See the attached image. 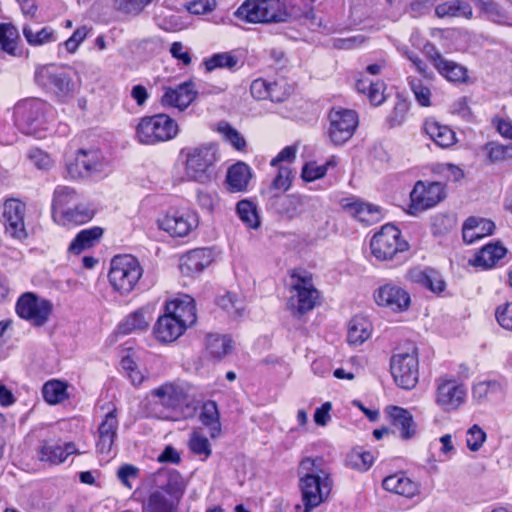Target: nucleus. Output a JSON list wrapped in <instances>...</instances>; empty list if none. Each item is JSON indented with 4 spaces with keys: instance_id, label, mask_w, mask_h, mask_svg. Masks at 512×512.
Here are the masks:
<instances>
[{
    "instance_id": "f257e3e1",
    "label": "nucleus",
    "mask_w": 512,
    "mask_h": 512,
    "mask_svg": "<svg viewBox=\"0 0 512 512\" xmlns=\"http://www.w3.org/2000/svg\"><path fill=\"white\" fill-rule=\"evenodd\" d=\"M299 487L304 503V511L310 512L325 501L333 486L330 471L322 458H305L299 465Z\"/></svg>"
},
{
    "instance_id": "f03ea898",
    "label": "nucleus",
    "mask_w": 512,
    "mask_h": 512,
    "mask_svg": "<svg viewBox=\"0 0 512 512\" xmlns=\"http://www.w3.org/2000/svg\"><path fill=\"white\" fill-rule=\"evenodd\" d=\"M235 16L249 23H279L296 20L302 16L314 18L313 9L301 12L295 6L288 10L280 0H246L235 12Z\"/></svg>"
},
{
    "instance_id": "7ed1b4c3",
    "label": "nucleus",
    "mask_w": 512,
    "mask_h": 512,
    "mask_svg": "<svg viewBox=\"0 0 512 512\" xmlns=\"http://www.w3.org/2000/svg\"><path fill=\"white\" fill-rule=\"evenodd\" d=\"M154 482L157 489L150 493L143 512H176L184 493L180 474L174 470H159Z\"/></svg>"
},
{
    "instance_id": "20e7f679",
    "label": "nucleus",
    "mask_w": 512,
    "mask_h": 512,
    "mask_svg": "<svg viewBox=\"0 0 512 512\" xmlns=\"http://www.w3.org/2000/svg\"><path fill=\"white\" fill-rule=\"evenodd\" d=\"M179 128L170 116L159 113L145 116L136 126V138L141 144L155 145L175 138Z\"/></svg>"
},
{
    "instance_id": "39448f33",
    "label": "nucleus",
    "mask_w": 512,
    "mask_h": 512,
    "mask_svg": "<svg viewBox=\"0 0 512 512\" xmlns=\"http://www.w3.org/2000/svg\"><path fill=\"white\" fill-rule=\"evenodd\" d=\"M34 81L59 99L72 97L75 92V84L70 73L55 64L38 65L35 68Z\"/></svg>"
},
{
    "instance_id": "423d86ee",
    "label": "nucleus",
    "mask_w": 512,
    "mask_h": 512,
    "mask_svg": "<svg viewBox=\"0 0 512 512\" xmlns=\"http://www.w3.org/2000/svg\"><path fill=\"white\" fill-rule=\"evenodd\" d=\"M143 274L138 260L131 255L115 256L110 265L109 282L121 294L130 293Z\"/></svg>"
},
{
    "instance_id": "0eeeda50",
    "label": "nucleus",
    "mask_w": 512,
    "mask_h": 512,
    "mask_svg": "<svg viewBox=\"0 0 512 512\" xmlns=\"http://www.w3.org/2000/svg\"><path fill=\"white\" fill-rule=\"evenodd\" d=\"M408 248V242L401 238V231L393 224L382 226L370 240L371 254L379 261L392 260Z\"/></svg>"
},
{
    "instance_id": "6e6552de",
    "label": "nucleus",
    "mask_w": 512,
    "mask_h": 512,
    "mask_svg": "<svg viewBox=\"0 0 512 512\" xmlns=\"http://www.w3.org/2000/svg\"><path fill=\"white\" fill-rule=\"evenodd\" d=\"M218 149L207 143L187 150L185 171L189 179L204 183L211 178V167L218 159Z\"/></svg>"
},
{
    "instance_id": "1a4fd4ad",
    "label": "nucleus",
    "mask_w": 512,
    "mask_h": 512,
    "mask_svg": "<svg viewBox=\"0 0 512 512\" xmlns=\"http://www.w3.org/2000/svg\"><path fill=\"white\" fill-rule=\"evenodd\" d=\"M47 104L40 99H30L17 105L15 113L24 134L43 138L47 130L45 112Z\"/></svg>"
},
{
    "instance_id": "9d476101",
    "label": "nucleus",
    "mask_w": 512,
    "mask_h": 512,
    "mask_svg": "<svg viewBox=\"0 0 512 512\" xmlns=\"http://www.w3.org/2000/svg\"><path fill=\"white\" fill-rule=\"evenodd\" d=\"M391 374L395 383L406 390L413 389L419 377L417 349L411 346L407 351L394 354L390 361Z\"/></svg>"
},
{
    "instance_id": "9b49d317",
    "label": "nucleus",
    "mask_w": 512,
    "mask_h": 512,
    "mask_svg": "<svg viewBox=\"0 0 512 512\" xmlns=\"http://www.w3.org/2000/svg\"><path fill=\"white\" fill-rule=\"evenodd\" d=\"M446 197L445 185L441 182L417 181L410 193L409 213L418 215L433 208Z\"/></svg>"
},
{
    "instance_id": "f8f14e48",
    "label": "nucleus",
    "mask_w": 512,
    "mask_h": 512,
    "mask_svg": "<svg viewBox=\"0 0 512 512\" xmlns=\"http://www.w3.org/2000/svg\"><path fill=\"white\" fill-rule=\"evenodd\" d=\"M52 311L53 304L51 301L38 297L32 292H26L21 295L16 303L18 316L36 327L45 325Z\"/></svg>"
},
{
    "instance_id": "ddd939ff",
    "label": "nucleus",
    "mask_w": 512,
    "mask_h": 512,
    "mask_svg": "<svg viewBox=\"0 0 512 512\" xmlns=\"http://www.w3.org/2000/svg\"><path fill=\"white\" fill-rule=\"evenodd\" d=\"M291 278L293 294L290 296L288 304L292 309L304 314L315 307L319 292L314 287L310 275H300L294 272Z\"/></svg>"
},
{
    "instance_id": "4468645a",
    "label": "nucleus",
    "mask_w": 512,
    "mask_h": 512,
    "mask_svg": "<svg viewBox=\"0 0 512 512\" xmlns=\"http://www.w3.org/2000/svg\"><path fill=\"white\" fill-rule=\"evenodd\" d=\"M328 118V136L334 145H343L347 142L358 126V116L353 110L333 108Z\"/></svg>"
},
{
    "instance_id": "2eb2a0df",
    "label": "nucleus",
    "mask_w": 512,
    "mask_h": 512,
    "mask_svg": "<svg viewBox=\"0 0 512 512\" xmlns=\"http://www.w3.org/2000/svg\"><path fill=\"white\" fill-rule=\"evenodd\" d=\"M157 224L172 237H185L198 226V218L189 211L171 210L158 218Z\"/></svg>"
},
{
    "instance_id": "dca6fc26",
    "label": "nucleus",
    "mask_w": 512,
    "mask_h": 512,
    "mask_svg": "<svg viewBox=\"0 0 512 512\" xmlns=\"http://www.w3.org/2000/svg\"><path fill=\"white\" fill-rule=\"evenodd\" d=\"M25 211L26 206L20 200L9 199L4 204L3 221L5 232L11 238L19 241H23L28 236L24 221Z\"/></svg>"
},
{
    "instance_id": "f3484780",
    "label": "nucleus",
    "mask_w": 512,
    "mask_h": 512,
    "mask_svg": "<svg viewBox=\"0 0 512 512\" xmlns=\"http://www.w3.org/2000/svg\"><path fill=\"white\" fill-rule=\"evenodd\" d=\"M321 208V203L317 198L289 194L281 199L279 204V212L288 219H294L308 214L309 217L315 218V213Z\"/></svg>"
},
{
    "instance_id": "a211bd4d",
    "label": "nucleus",
    "mask_w": 512,
    "mask_h": 512,
    "mask_svg": "<svg viewBox=\"0 0 512 512\" xmlns=\"http://www.w3.org/2000/svg\"><path fill=\"white\" fill-rule=\"evenodd\" d=\"M374 300L378 306L392 312L406 311L411 303L409 293L393 283H386L378 287L374 292Z\"/></svg>"
},
{
    "instance_id": "6ab92c4d",
    "label": "nucleus",
    "mask_w": 512,
    "mask_h": 512,
    "mask_svg": "<svg viewBox=\"0 0 512 512\" xmlns=\"http://www.w3.org/2000/svg\"><path fill=\"white\" fill-rule=\"evenodd\" d=\"M466 393L464 385L455 380H440L437 383L435 400L439 407L450 412L464 404Z\"/></svg>"
},
{
    "instance_id": "aec40b11",
    "label": "nucleus",
    "mask_w": 512,
    "mask_h": 512,
    "mask_svg": "<svg viewBox=\"0 0 512 512\" xmlns=\"http://www.w3.org/2000/svg\"><path fill=\"white\" fill-rule=\"evenodd\" d=\"M150 396L155 399V405L172 411L178 408L186 398V391L177 382H167L151 390Z\"/></svg>"
},
{
    "instance_id": "412c9836",
    "label": "nucleus",
    "mask_w": 512,
    "mask_h": 512,
    "mask_svg": "<svg viewBox=\"0 0 512 512\" xmlns=\"http://www.w3.org/2000/svg\"><path fill=\"white\" fill-rule=\"evenodd\" d=\"M197 91L192 82L182 83L175 88L166 87L161 96V104L179 110L186 109L196 98Z\"/></svg>"
},
{
    "instance_id": "4be33fe9",
    "label": "nucleus",
    "mask_w": 512,
    "mask_h": 512,
    "mask_svg": "<svg viewBox=\"0 0 512 512\" xmlns=\"http://www.w3.org/2000/svg\"><path fill=\"white\" fill-rule=\"evenodd\" d=\"M165 311L178 320L186 328L196 321V309L194 299L189 295H183L166 304Z\"/></svg>"
},
{
    "instance_id": "5701e85b",
    "label": "nucleus",
    "mask_w": 512,
    "mask_h": 512,
    "mask_svg": "<svg viewBox=\"0 0 512 512\" xmlns=\"http://www.w3.org/2000/svg\"><path fill=\"white\" fill-rule=\"evenodd\" d=\"M72 454H80L73 442L60 445L52 441H43L39 449V459L52 465L63 463Z\"/></svg>"
},
{
    "instance_id": "b1692460",
    "label": "nucleus",
    "mask_w": 512,
    "mask_h": 512,
    "mask_svg": "<svg viewBox=\"0 0 512 512\" xmlns=\"http://www.w3.org/2000/svg\"><path fill=\"white\" fill-rule=\"evenodd\" d=\"M117 409L109 411L98 428L97 450L100 453H109L117 437L118 430Z\"/></svg>"
},
{
    "instance_id": "393cba45",
    "label": "nucleus",
    "mask_w": 512,
    "mask_h": 512,
    "mask_svg": "<svg viewBox=\"0 0 512 512\" xmlns=\"http://www.w3.org/2000/svg\"><path fill=\"white\" fill-rule=\"evenodd\" d=\"M341 206L347 213H349L355 219L367 225L379 221L381 217L378 207L365 203L358 199H343L341 201Z\"/></svg>"
},
{
    "instance_id": "a878e982",
    "label": "nucleus",
    "mask_w": 512,
    "mask_h": 512,
    "mask_svg": "<svg viewBox=\"0 0 512 512\" xmlns=\"http://www.w3.org/2000/svg\"><path fill=\"white\" fill-rule=\"evenodd\" d=\"M212 262V255L208 249H195L180 260V270L183 275L193 276L202 272Z\"/></svg>"
},
{
    "instance_id": "bb28decb",
    "label": "nucleus",
    "mask_w": 512,
    "mask_h": 512,
    "mask_svg": "<svg viewBox=\"0 0 512 512\" xmlns=\"http://www.w3.org/2000/svg\"><path fill=\"white\" fill-rule=\"evenodd\" d=\"M495 224L488 219L470 217L463 225L462 236L464 242L468 244L474 243L476 240L481 239L493 233Z\"/></svg>"
},
{
    "instance_id": "cd10ccee",
    "label": "nucleus",
    "mask_w": 512,
    "mask_h": 512,
    "mask_svg": "<svg viewBox=\"0 0 512 512\" xmlns=\"http://www.w3.org/2000/svg\"><path fill=\"white\" fill-rule=\"evenodd\" d=\"M80 200V195L75 189L69 186H57L52 202V213L55 221H58L65 211H68L71 206Z\"/></svg>"
},
{
    "instance_id": "c85d7f7f",
    "label": "nucleus",
    "mask_w": 512,
    "mask_h": 512,
    "mask_svg": "<svg viewBox=\"0 0 512 512\" xmlns=\"http://www.w3.org/2000/svg\"><path fill=\"white\" fill-rule=\"evenodd\" d=\"M386 413L391 419L392 425L399 430L403 439H410L416 431V425L411 413L398 406H388Z\"/></svg>"
},
{
    "instance_id": "c756f323",
    "label": "nucleus",
    "mask_w": 512,
    "mask_h": 512,
    "mask_svg": "<svg viewBox=\"0 0 512 512\" xmlns=\"http://www.w3.org/2000/svg\"><path fill=\"white\" fill-rule=\"evenodd\" d=\"M186 330L178 320L172 317L168 312L159 317L154 333L161 342H172L176 340Z\"/></svg>"
},
{
    "instance_id": "7c9ffc66",
    "label": "nucleus",
    "mask_w": 512,
    "mask_h": 512,
    "mask_svg": "<svg viewBox=\"0 0 512 512\" xmlns=\"http://www.w3.org/2000/svg\"><path fill=\"white\" fill-rule=\"evenodd\" d=\"M382 486L386 491L412 498L418 493V485L402 473L386 477Z\"/></svg>"
},
{
    "instance_id": "2f4dec72",
    "label": "nucleus",
    "mask_w": 512,
    "mask_h": 512,
    "mask_svg": "<svg viewBox=\"0 0 512 512\" xmlns=\"http://www.w3.org/2000/svg\"><path fill=\"white\" fill-rule=\"evenodd\" d=\"M251 171L247 164L238 162L232 165L227 172L226 180L229 190L232 192H242L247 189Z\"/></svg>"
},
{
    "instance_id": "473e14b6",
    "label": "nucleus",
    "mask_w": 512,
    "mask_h": 512,
    "mask_svg": "<svg viewBox=\"0 0 512 512\" xmlns=\"http://www.w3.org/2000/svg\"><path fill=\"white\" fill-rule=\"evenodd\" d=\"M425 133L440 147L447 148L455 144L454 131L448 126L441 125L436 121L428 120L424 124Z\"/></svg>"
},
{
    "instance_id": "72a5a7b5",
    "label": "nucleus",
    "mask_w": 512,
    "mask_h": 512,
    "mask_svg": "<svg viewBox=\"0 0 512 512\" xmlns=\"http://www.w3.org/2000/svg\"><path fill=\"white\" fill-rule=\"evenodd\" d=\"M152 317L149 312L141 308L129 314L119 325L118 332L127 335L136 331H144L148 328Z\"/></svg>"
},
{
    "instance_id": "f704fd0d",
    "label": "nucleus",
    "mask_w": 512,
    "mask_h": 512,
    "mask_svg": "<svg viewBox=\"0 0 512 512\" xmlns=\"http://www.w3.org/2000/svg\"><path fill=\"white\" fill-rule=\"evenodd\" d=\"M371 335L370 322L361 316L353 317L348 324L347 341L350 345L358 346Z\"/></svg>"
},
{
    "instance_id": "c9c22d12",
    "label": "nucleus",
    "mask_w": 512,
    "mask_h": 512,
    "mask_svg": "<svg viewBox=\"0 0 512 512\" xmlns=\"http://www.w3.org/2000/svg\"><path fill=\"white\" fill-rule=\"evenodd\" d=\"M435 14L439 18L464 17L466 19H471L473 17V10L468 2L463 0H454L437 5L435 8Z\"/></svg>"
},
{
    "instance_id": "e433bc0d",
    "label": "nucleus",
    "mask_w": 512,
    "mask_h": 512,
    "mask_svg": "<svg viewBox=\"0 0 512 512\" xmlns=\"http://www.w3.org/2000/svg\"><path fill=\"white\" fill-rule=\"evenodd\" d=\"M100 227H92L80 231L69 246V251L74 254H80L82 251L94 246L102 236Z\"/></svg>"
},
{
    "instance_id": "4c0bfd02",
    "label": "nucleus",
    "mask_w": 512,
    "mask_h": 512,
    "mask_svg": "<svg viewBox=\"0 0 512 512\" xmlns=\"http://www.w3.org/2000/svg\"><path fill=\"white\" fill-rule=\"evenodd\" d=\"M506 254V248L498 244H488L484 246L470 261L474 266L490 268L496 264Z\"/></svg>"
},
{
    "instance_id": "58836bf2",
    "label": "nucleus",
    "mask_w": 512,
    "mask_h": 512,
    "mask_svg": "<svg viewBox=\"0 0 512 512\" xmlns=\"http://www.w3.org/2000/svg\"><path fill=\"white\" fill-rule=\"evenodd\" d=\"M356 89L360 93H367L373 106H379L385 101V84L382 81L372 82L367 78H361L356 82Z\"/></svg>"
},
{
    "instance_id": "ea45409f",
    "label": "nucleus",
    "mask_w": 512,
    "mask_h": 512,
    "mask_svg": "<svg viewBox=\"0 0 512 512\" xmlns=\"http://www.w3.org/2000/svg\"><path fill=\"white\" fill-rule=\"evenodd\" d=\"M77 176L84 177L100 170L101 163L96 152L79 151L73 164Z\"/></svg>"
},
{
    "instance_id": "a19ab883",
    "label": "nucleus",
    "mask_w": 512,
    "mask_h": 512,
    "mask_svg": "<svg viewBox=\"0 0 512 512\" xmlns=\"http://www.w3.org/2000/svg\"><path fill=\"white\" fill-rule=\"evenodd\" d=\"M94 216V211L79 201L70 207L68 211L58 220L63 225H80L90 221Z\"/></svg>"
},
{
    "instance_id": "79ce46f5",
    "label": "nucleus",
    "mask_w": 512,
    "mask_h": 512,
    "mask_svg": "<svg viewBox=\"0 0 512 512\" xmlns=\"http://www.w3.org/2000/svg\"><path fill=\"white\" fill-rule=\"evenodd\" d=\"M206 348L212 357L221 359L232 351V339L226 335L210 334L207 336Z\"/></svg>"
},
{
    "instance_id": "37998d69",
    "label": "nucleus",
    "mask_w": 512,
    "mask_h": 512,
    "mask_svg": "<svg viewBox=\"0 0 512 512\" xmlns=\"http://www.w3.org/2000/svg\"><path fill=\"white\" fill-rule=\"evenodd\" d=\"M18 29L11 23H0V46L9 55H17Z\"/></svg>"
},
{
    "instance_id": "c03bdc74",
    "label": "nucleus",
    "mask_w": 512,
    "mask_h": 512,
    "mask_svg": "<svg viewBox=\"0 0 512 512\" xmlns=\"http://www.w3.org/2000/svg\"><path fill=\"white\" fill-rule=\"evenodd\" d=\"M200 420L205 426L209 427L212 438L220 435L219 412L214 401H208L203 405Z\"/></svg>"
},
{
    "instance_id": "a18cd8bd",
    "label": "nucleus",
    "mask_w": 512,
    "mask_h": 512,
    "mask_svg": "<svg viewBox=\"0 0 512 512\" xmlns=\"http://www.w3.org/2000/svg\"><path fill=\"white\" fill-rule=\"evenodd\" d=\"M154 0H112L113 9L129 17L139 16Z\"/></svg>"
},
{
    "instance_id": "49530a36",
    "label": "nucleus",
    "mask_w": 512,
    "mask_h": 512,
    "mask_svg": "<svg viewBox=\"0 0 512 512\" xmlns=\"http://www.w3.org/2000/svg\"><path fill=\"white\" fill-rule=\"evenodd\" d=\"M218 306L226 311L234 319L242 317L245 310V302L237 294L227 292L218 297Z\"/></svg>"
},
{
    "instance_id": "de8ad7c7",
    "label": "nucleus",
    "mask_w": 512,
    "mask_h": 512,
    "mask_svg": "<svg viewBox=\"0 0 512 512\" xmlns=\"http://www.w3.org/2000/svg\"><path fill=\"white\" fill-rule=\"evenodd\" d=\"M42 394L49 404H58L68 397L67 385L60 380H50L43 385Z\"/></svg>"
},
{
    "instance_id": "09e8293b",
    "label": "nucleus",
    "mask_w": 512,
    "mask_h": 512,
    "mask_svg": "<svg viewBox=\"0 0 512 512\" xmlns=\"http://www.w3.org/2000/svg\"><path fill=\"white\" fill-rule=\"evenodd\" d=\"M23 35L31 46H41L57 40L55 31L50 27H44L39 31H33L28 25L23 27Z\"/></svg>"
},
{
    "instance_id": "8fccbe9b",
    "label": "nucleus",
    "mask_w": 512,
    "mask_h": 512,
    "mask_svg": "<svg viewBox=\"0 0 512 512\" xmlns=\"http://www.w3.org/2000/svg\"><path fill=\"white\" fill-rule=\"evenodd\" d=\"M236 211L241 221L249 228L257 229L260 225V219L257 213L256 205L248 200H241L237 203Z\"/></svg>"
},
{
    "instance_id": "3c124183",
    "label": "nucleus",
    "mask_w": 512,
    "mask_h": 512,
    "mask_svg": "<svg viewBox=\"0 0 512 512\" xmlns=\"http://www.w3.org/2000/svg\"><path fill=\"white\" fill-rule=\"evenodd\" d=\"M437 71L451 82H461L467 77L466 68L446 59L443 62H440Z\"/></svg>"
},
{
    "instance_id": "603ef678",
    "label": "nucleus",
    "mask_w": 512,
    "mask_h": 512,
    "mask_svg": "<svg viewBox=\"0 0 512 512\" xmlns=\"http://www.w3.org/2000/svg\"><path fill=\"white\" fill-rule=\"evenodd\" d=\"M409 86L413 92L416 101L423 107L431 105V88L425 84L422 79L417 77L408 78Z\"/></svg>"
},
{
    "instance_id": "864d4df0",
    "label": "nucleus",
    "mask_w": 512,
    "mask_h": 512,
    "mask_svg": "<svg viewBox=\"0 0 512 512\" xmlns=\"http://www.w3.org/2000/svg\"><path fill=\"white\" fill-rule=\"evenodd\" d=\"M217 131L223 135L235 149L241 151L246 147V141L241 133L233 128L228 122L221 121L217 125Z\"/></svg>"
},
{
    "instance_id": "5fc2aeb1",
    "label": "nucleus",
    "mask_w": 512,
    "mask_h": 512,
    "mask_svg": "<svg viewBox=\"0 0 512 512\" xmlns=\"http://www.w3.org/2000/svg\"><path fill=\"white\" fill-rule=\"evenodd\" d=\"M188 445L190 450L195 455L202 457L203 460L211 455L212 450L209 440L198 431L191 433Z\"/></svg>"
},
{
    "instance_id": "6e6d98bb",
    "label": "nucleus",
    "mask_w": 512,
    "mask_h": 512,
    "mask_svg": "<svg viewBox=\"0 0 512 512\" xmlns=\"http://www.w3.org/2000/svg\"><path fill=\"white\" fill-rule=\"evenodd\" d=\"M481 9L491 21L498 24H510L509 17L505 10L493 0L483 2Z\"/></svg>"
},
{
    "instance_id": "4d7b16f0",
    "label": "nucleus",
    "mask_w": 512,
    "mask_h": 512,
    "mask_svg": "<svg viewBox=\"0 0 512 512\" xmlns=\"http://www.w3.org/2000/svg\"><path fill=\"white\" fill-rule=\"evenodd\" d=\"M237 59L230 53H218L204 61L207 71H213L217 68H233L237 64Z\"/></svg>"
},
{
    "instance_id": "13d9d810",
    "label": "nucleus",
    "mask_w": 512,
    "mask_h": 512,
    "mask_svg": "<svg viewBox=\"0 0 512 512\" xmlns=\"http://www.w3.org/2000/svg\"><path fill=\"white\" fill-rule=\"evenodd\" d=\"M292 182V171L288 166H279L278 173L271 182L270 191H287Z\"/></svg>"
},
{
    "instance_id": "bf43d9fd",
    "label": "nucleus",
    "mask_w": 512,
    "mask_h": 512,
    "mask_svg": "<svg viewBox=\"0 0 512 512\" xmlns=\"http://www.w3.org/2000/svg\"><path fill=\"white\" fill-rule=\"evenodd\" d=\"M487 435L477 424L470 427L466 435V443L469 450L478 451L486 441Z\"/></svg>"
},
{
    "instance_id": "052dcab7",
    "label": "nucleus",
    "mask_w": 512,
    "mask_h": 512,
    "mask_svg": "<svg viewBox=\"0 0 512 512\" xmlns=\"http://www.w3.org/2000/svg\"><path fill=\"white\" fill-rule=\"evenodd\" d=\"M410 103L404 99H399L391 113L389 114L387 121L390 127H396L401 125L405 121V117L409 111Z\"/></svg>"
},
{
    "instance_id": "680f3d73",
    "label": "nucleus",
    "mask_w": 512,
    "mask_h": 512,
    "mask_svg": "<svg viewBox=\"0 0 512 512\" xmlns=\"http://www.w3.org/2000/svg\"><path fill=\"white\" fill-rule=\"evenodd\" d=\"M27 157L31 163L40 170H48L53 165V160L50 155L38 148H31Z\"/></svg>"
},
{
    "instance_id": "e2e57ef3",
    "label": "nucleus",
    "mask_w": 512,
    "mask_h": 512,
    "mask_svg": "<svg viewBox=\"0 0 512 512\" xmlns=\"http://www.w3.org/2000/svg\"><path fill=\"white\" fill-rule=\"evenodd\" d=\"M488 157L491 161H501L506 158H512V145H503L491 142L486 145Z\"/></svg>"
},
{
    "instance_id": "0e129e2a",
    "label": "nucleus",
    "mask_w": 512,
    "mask_h": 512,
    "mask_svg": "<svg viewBox=\"0 0 512 512\" xmlns=\"http://www.w3.org/2000/svg\"><path fill=\"white\" fill-rule=\"evenodd\" d=\"M495 316L501 327L512 331V302L499 306L495 311Z\"/></svg>"
},
{
    "instance_id": "69168bd1",
    "label": "nucleus",
    "mask_w": 512,
    "mask_h": 512,
    "mask_svg": "<svg viewBox=\"0 0 512 512\" xmlns=\"http://www.w3.org/2000/svg\"><path fill=\"white\" fill-rule=\"evenodd\" d=\"M326 175L325 167L317 165L315 162L306 163L302 168L301 177L305 182H312L323 178Z\"/></svg>"
},
{
    "instance_id": "338daca9",
    "label": "nucleus",
    "mask_w": 512,
    "mask_h": 512,
    "mask_svg": "<svg viewBox=\"0 0 512 512\" xmlns=\"http://www.w3.org/2000/svg\"><path fill=\"white\" fill-rule=\"evenodd\" d=\"M374 457L370 452H353L350 455L351 465L359 470H368L373 464Z\"/></svg>"
},
{
    "instance_id": "774afa93",
    "label": "nucleus",
    "mask_w": 512,
    "mask_h": 512,
    "mask_svg": "<svg viewBox=\"0 0 512 512\" xmlns=\"http://www.w3.org/2000/svg\"><path fill=\"white\" fill-rule=\"evenodd\" d=\"M273 83H269L264 79H256L251 83L250 92L253 98L257 100H265L269 97L270 88Z\"/></svg>"
}]
</instances>
